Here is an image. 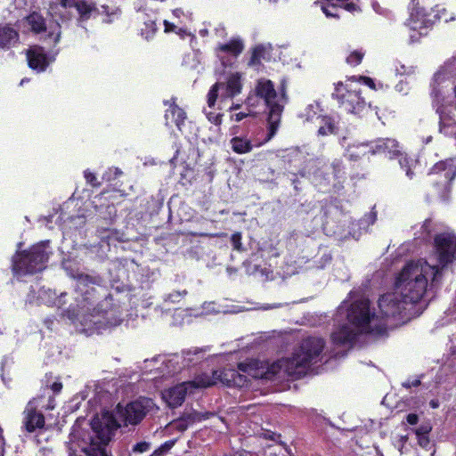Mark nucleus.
<instances>
[{
    "label": "nucleus",
    "instance_id": "1",
    "mask_svg": "<svg viewBox=\"0 0 456 456\" xmlns=\"http://www.w3.org/2000/svg\"><path fill=\"white\" fill-rule=\"evenodd\" d=\"M379 314L370 306V301L362 295L351 292L337 311V322L347 320L331 334L332 342L338 346H351L361 334L372 336L383 334L388 326L404 323L421 312L394 290L382 295L378 302Z\"/></svg>",
    "mask_w": 456,
    "mask_h": 456
},
{
    "label": "nucleus",
    "instance_id": "2",
    "mask_svg": "<svg viewBox=\"0 0 456 456\" xmlns=\"http://www.w3.org/2000/svg\"><path fill=\"white\" fill-rule=\"evenodd\" d=\"M325 342L319 337H307L290 356L269 363L251 359L238 365V370L224 369L214 370L211 375L200 374L199 386L211 387L222 383L228 387H243L248 382V376L254 379H279L285 377L299 379L306 375L322 361Z\"/></svg>",
    "mask_w": 456,
    "mask_h": 456
},
{
    "label": "nucleus",
    "instance_id": "3",
    "mask_svg": "<svg viewBox=\"0 0 456 456\" xmlns=\"http://www.w3.org/2000/svg\"><path fill=\"white\" fill-rule=\"evenodd\" d=\"M157 407L152 399L140 397L126 407L118 404L114 411H102L91 422V431L74 429L67 442L69 456H111L107 444L122 425H136Z\"/></svg>",
    "mask_w": 456,
    "mask_h": 456
},
{
    "label": "nucleus",
    "instance_id": "4",
    "mask_svg": "<svg viewBox=\"0 0 456 456\" xmlns=\"http://www.w3.org/2000/svg\"><path fill=\"white\" fill-rule=\"evenodd\" d=\"M77 279L73 295L74 302L62 312L77 326L80 332L92 335L95 332L118 326L124 318L123 308L117 304L112 296L106 297L104 300L94 306L98 299L97 295L102 287H95V281L87 274H72Z\"/></svg>",
    "mask_w": 456,
    "mask_h": 456
},
{
    "label": "nucleus",
    "instance_id": "5",
    "mask_svg": "<svg viewBox=\"0 0 456 456\" xmlns=\"http://www.w3.org/2000/svg\"><path fill=\"white\" fill-rule=\"evenodd\" d=\"M435 248L439 265H431L425 259L411 260L395 276L394 288L403 298L416 306L440 281L443 269L456 259V236L452 233L437 235Z\"/></svg>",
    "mask_w": 456,
    "mask_h": 456
},
{
    "label": "nucleus",
    "instance_id": "6",
    "mask_svg": "<svg viewBox=\"0 0 456 456\" xmlns=\"http://www.w3.org/2000/svg\"><path fill=\"white\" fill-rule=\"evenodd\" d=\"M53 249L50 240H43L23 251H17L12 257V272L17 277L35 274L46 268Z\"/></svg>",
    "mask_w": 456,
    "mask_h": 456
},
{
    "label": "nucleus",
    "instance_id": "7",
    "mask_svg": "<svg viewBox=\"0 0 456 456\" xmlns=\"http://www.w3.org/2000/svg\"><path fill=\"white\" fill-rule=\"evenodd\" d=\"M255 93L262 99L267 107L268 113V134L265 141H270L276 134L284 105L287 103V97L284 89L278 93L274 89L273 82L266 78L257 80Z\"/></svg>",
    "mask_w": 456,
    "mask_h": 456
},
{
    "label": "nucleus",
    "instance_id": "8",
    "mask_svg": "<svg viewBox=\"0 0 456 456\" xmlns=\"http://www.w3.org/2000/svg\"><path fill=\"white\" fill-rule=\"evenodd\" d=\"M362 94L359 83L354 79H347L335 84L332 98L337 100L339 108L346 112L361 116L370 107Z\"/></svg>",
    "mask_w": 456,
    "mask_h": 456
},
{
    "label": "nucleus",
    "instance_id": "9",
    "mask_svg": "<svg viewBox=\"0 0 456 456\" xmlns=\"http://www.w3.org/2000/svg\"><path fill=\"white\" fill-rule=\"evenodd\" d=\"M411 4L413 7L408 20V26L414 31L418 30L419 35L427 34V29L437 21L448 22L454 20L444 6L436 5L434 8L428 9L427 0H411Z\"/></svg>",
    "mask_w": 456,
    "mask_h": 456
},
{
    "label": "nucleus",
    "instance_id": "10",
    "mask_svg": "<svg viewBox=\"0 0 456 456\" xmlns=\"http://www.w3.org/2000/svg\"><path fill=\"white\" fill-rule=\"evenodd\" d=\"M456 175V167L452 159L436 163L428 173L429 182L434 186V195L440 200L446 201L450 194V183Z\"/></svg>",
    "mask_w": 456,
    "mask_h": 456
},
{
    "label": "nucleus",
    "instance_id": "11",
    "mask_svg": "<svg viewBox=\"0 0 456 456\" xmlns=\"http://www.w3.org/2000/svg\"><path fill=\"white\" fill-rule=\"evenodd\" d=\"M242 88L241 76L240 73L231 74L225 83L217 82L208 94V107H214L218 102V108H224L226 102L240 94Z\"/></svg>",
    "mask_w": 456,
    "mask_h": 456
},
{
    "label": "nucleus",
    "instance_id": "12",
    "mask_svg": "<svg viewBox=\"0 0 456 456\" xmlns=\"http://www.w3.org/2000/svg\"><path fill=\"white\" fill-rule=\"evenodd\" d=\"M373 150L374 154H385L391 159H398L401 168L405 171L406 175L410 179H412V166L414 161L403 152L402 147L397 141L390 138L378 139L373 142Z\"/></svg>",
    "mask_w": 456,
    "mask_h": 456
},
{
    "label": "nucleus",
    "instance_id": "13",
    "mask_svg": "<svg viewBox=\"0 0 456 456\" xmlns=\"http://www.w3.org/2000/svg\"><path fill=\"white\" fill-rule=\"evenodd\" d=\"M311 173V180L314 186L322 191H329L332 180L338 179L342 171L339 160L334 161L330 166L317 161Z\"/></svg>",
    "mask_w": 456,
    "mask_h": 456
},
{
    "label": "nucleus",
    "instance_id": "14",
    "mask_svg": "<svg viewBox=\"0 0 456 456\" xmlns=\"http://www.w3.org/2000/svg\"><path fill=\"white\" fill-rule=\"evenodd\" d=\"M42 398L30 400L22 412L21 428L28 433H33L45 426V417L41 409L44 407Z\"/></svg>",
    "mask_w": 456,
    "mask_h": 456
},
{
    "label": "nucleus",
    "instance_id": "15",
    "mask_svg": "<svg viewBox=\"0 0 456 456\" xmlns=\"http://www.w3.org/2000/svg\"><path fill=\"white\" fill-rule=\"evenodd\" d=\"M200 375H198L191 381H185L177 384L162 392V398L167 402L170 407H177L181 405L188 393H192L195 388H205V387L199 386Z\"/></svg>",
    "mask_w": 456,
    "mask_h": 456
},
{
    "label": "nucleus",
    "instance_id": "16",
    "mask_svg": "<svg viewBox=\"0 0 456 456\" xmlns=\"http://www.w3.org/2000/svg\"><path fill=\"white\" fill-rule=\"evenodd\" d=\"M244 49V43L240 37H233L216 47V55L224 68H232Z\"/></svg>",
    "mask_w": 456,
    "mask_h": 456
},
{
    "label": "nucleus",
    "instance_id": "17",
    "mask_svg": "<svg viewBox=\"0 0 456 456\" xmlns=\"http://www.w3.org/2000/svg\"><path fill=\"white\" fill-rule=\"evenodd\" d=\"M27 22L31 29L36 33L45 32L46 37L53 39L54 44L60 41L61 30L59 22H50L45 25V19L37 12H33L27 17Z\"/></svg>",
    "mask_w": 456,
    "mask_h": 456
},
{
    "label": "nucleus",
    "instance_id": "18",
    "mask_svg": "<svg viewBox=\"0 0 456 456\" xmlns=\"http://www.w3.org/2000/svg\"><path fill=\"white\" fill-rule=\"evenodd\" d=\"M78 14L80 15V18L82 20H87L89 19L93 14H102L106 15V19H104V22L110 23L114 20L116 17L118 15V10L114 7H109L106 5H102L101 8H96L94 4L85 2V1H78L75 0L74 6Z\"/></svg>",
    "mask_w": 456,
    "mask_h": 456
},
{
    "label": "nucleus",
    "instance_id": "19",
    "mask_svg": "<svg viewBox=\"0 0 456 456\" xmlns=\"http://www.w3.org/2000/svg\"><path fill=\"white\" fill-rule=\"evenodd\" d=\"M59 53V50H52L50 55L47 56L45 49L41 46H32L28 50L27 59L28 66L37 71H45L50 62L55 60Z\"/></svg>",
    "mask_w": 456,
    "mask_h": 456
},
{
    "label": "nucleus",
    "instance_id": "20",
    "mask_svg": "<svg viewBox=\"0 0 456 456\" xmlns=\"http://www.w3.org/2000/svg\"><path fill=\"white\" fill-rule=\"evenodd\" d=\"M211 413L209 412H198L196 411H190L184 412L180 418L173 420L168 427L173 429H176L180 432H183L188 429L194 423L200 422L209 418Z\"/></svg>",
    "mask_w": 456,
    "mask_h": 456
},
{
    "label": "nucleus",
    "instance_id": "21",
    "mask_svg": "<svg viewBox=\"0 0 456 456\" xmlns=\"http://www.w3.org/2000/svg\"><path fill=\"white\" fill-rule=\"evenodd\" d=\"M346 138L342 140V145L346 147L345 156L352 161H357L369 155H374L373 142H354L345 145Z\"/></svg>",
    "mask_w": 456,
    "mask_h": 456
},
{
    "label": "nucleus",
    "instance_id": "22",
    "mask_svg": "<svg viewBox=\"0 0 456 456\" xmlns=\"http://www.w3.org/2000/svg\"><path fill=\"white\" fill-rule=\"evenodd\" d=\"M67 293H61L57 296L54 290L46 289L45 287L39 289L37 291V300L40 304L56 306L61 309L67 304Z\"/></svg>",
    "mask_w": 456,
    "mask_h": 456
},
{
    "label": "nucleus",
    "instance_id": "23",
    "mask_svg": "<svg viewBox=\"0 0 456 456\" xmlns=\"http://www.w3.org/2000/svg\"><path fill=\"white\" fill-rule=\"evenodd\" d=\"M75 0H50L49 13L53 17H59L62 21L69 20V9L73 8Z\"/></svg>",
    "mask_w": 456,
    "mask_h": 456
},
{
    "label": "nucleus",
    "instance_id": "24",
    "mask_svg": "<svg viewBox=\"0 0 456 456\" xmlns=\"http://www.w3.org/2000/svg\"><path fill=\"white\" fill-rule=\"evenodd\" d=\"M266 137L264 141H252L244 136H235L231 139L230 145L232 151L238 154H245L253 150L254 147H259L263 145L267 141Z\"/></svg>",
    "mask_w": 456,
    "mask_h": 456
},
{
    "label": "nucleus",
    "instance_id": "25",
    "mask_svg": "<svg viewBox=\"0 0 456 456\" xmlns=\"http://www.w3.org/2000/svg\"><path fill=\"white\" fill-rule=\"evenodd\" d=\"M186 118V113L175 102L169 104L165 113L166 126L175 124L179 130Z\"/></svg>",
    "mask_w": 456,
    "mask_h": 456
},
{
    "label": "nucleus",
    "instance_id": "26",
    "mask_svg": "<svg viewBox=\"0 0 456 456\" xmlns=\"http://www.w3.org/2000/svg\"><path fill=\"white\" fill-rule=\"evenodd\" d=\"M273 47L269 43L259 44L252 49L251 58L248 66L257 67L262 61H269L272 57Z\"/></svg>",
    "mask_w": 456,
    "mask_h": 456
},
{
    "label": "nucleus",
    "instance_id": "27",
    "mask_svg": "<svg viewBox=\"0 0 456 456\" xmlns=\"http://www.w3.org/2000/svg\"><path fill=\"white\" fill-rule=\"evenodd\" d=\"M19 39L18 32L9 25H0V48L13 46Z\"/></svg>",
    "mask_w": 456,
    "mask_h": 456
},
{
    "label": "nucleus",
    "instance_id": "28",
    "mask_svg": "<svg viewBox=\"0 0 456 456\" xmlns=\"http://www.w3.org/2000/svg\"><path fill=\"white\" fill-rule=\"evenodd\" d=\"M436 112L439 114V131L446 136H456V122L446 116L441 107H437Z\"/></svg>",
    "mask_w": 456,
    "mask_h": 456
},
{
    "label": "nucleus",
    "instance_id": "29",
    "mask_svg": "<svg viewBox=\"0 0 456 456\" xmlns=\"http://www.w3.org/2000/svg\"><path fill=\"white\" fill-rule=\"evenodd\" d=\"M318 121L320 125L318 128L319 135L325 136L337 132V121L334 118L322 114L318 116Z\"/></svg>",
    "mask_w": 456,
    "mask_h": 456
},
{
    "label": "nucleus",
    "instance_id": "30",
    "mask_svg": "<svg viewBox=\"0 0 456 456\" xmlns=\"http://www.w3.org/2000/svg\"><path fill=\"white\" fill-rule=\"evenodd\" d=\"M60 220V226H61L63 229H70L73 226L75 228H77L78 226H81L85 224V217L83 216H67L62 212L60 214V216L57 217L56 222Z\"/></svg>",
    "mask_w": 456,
    "mask_h": 456
},
{
    "label": "nucleus",
    "instance_id": "31",
    "mask_svg": "<svg viewBox=\"0 0 456 456\" xmlns=\"http://www.w3.org/2000/svg\"><path fill=\"white\" fill-rule=\"evenodd\" d=\"M322 112L323 110L321 109L319 102H314L305 109L300 117L306 121H314L318 120V116L322 115Z\"/></svg>",
    "mask_w": 456,
    "mask_h": 456
},
{
    "label": "nucleus",
    "instance_id": "32",
    "mask_svg": "<svg viewBox=\"0 0 456 456\" xmlns=\"http://www.w3.org/2000/svg\"><path fill=\"white\" fill-rule=\"evenodd\" d=\"M219 313H227V311L221 309L220 305H217L215 302H205L194 315L202 316Z\"/></svg>",
    "mask_w": 456,
    "mask_h": 456
},
{
    "label": "nucleus",
    "instance_id": "33",
    "mask_svg": "<svg viewBox=\"0 0 456 456\" xmlns=\"http://www.w3.org/2000/svg\"><path fill=\"white\" fill-rule=\"evenodd\" d=\"M444 79L445 73L443 71H438L434 75L431 95L436 104L440 102V96L442 95V92L436 88V85H440Z\"/></svg>",
    "mask_w": 456,
    "mask_h": 456
},
{
    "label": "nucleus",
    "instance_id": "34",
    "mask_svg": "<svg viewBox=\"0 0 456 456\" xmlns=\"http://www.w3.org/2000/svg\"><path fill=\"white\" fill-rule=\"evenodd\" d=\"M202 359V351L194 350L188 351L183 354V364L184 366H190L191 364H196Z\"/></svg>",
    "mask_w": 456,
    "mask_h": 456
},
{
    "label": "nucleus",
    "instance_id": "35",
    "mask_svg": "<svg viewBox=\"0 0 456 456\" xmlns=\"http://www.w3.org/2000/svg\"><path fill=\"white\" fill-rule=\"evenodd\" d=\"M156 30H157V26H156L155 21L147 20V21H144L143 27L141 28V35L146 40H149L153 37Z\"/></svg>",
    "mask_w": 456,
    "mask_h": 456
},
{
    "label": "nucleus",
    "instance_id": "36",
    "mask_svg": "<svg viewBox=\"0 0 456 456\" xmlns=\"http://www.w3.org/2000/svg\"><path fill=\"white\" fill-rule=\"evenodd\" d=\"M376 220L377 213L375 211H370L359 221V228L361 230L367 231L368 228L376 222Z\"/></svg>",
    "mask_w": 456,
    "mask_h": 456
},
{
    "label": "nucleus",
    "instance_id": "37",
    "mask_svg": "<svg viewBox=\"0 0 456 456\" xmlns=\"http://www.w3.org/2000/svg\"><path fill=\"white\" fill-rule=\"evenodd\" d=\"M432 229V221L430 219H426L424 223L420 226V230L416 232L414 234L420 240H427L430 236Z\"/></svg>",
    "mask_w": 456,
    "mask_h": 456
},
{
    "label": "nucleus",
    "instance_id": "38",
    "mask_svg": "<svg viewBox=\"0 0 456 456\" xmlns=\"http://www.w3.org/2000/svg\"><path fill=\"white\" fill-rule=\"evenodd\" d=\"M364 56V52L362 50L353 51L347 57L346 62L349 65L355 66L361 63L362 58Z\"/></svg>",
    "mask_w": 456,
    "mask_h": 456
},
{
    "label": "nucleus",
    "instance_id": "39",
    "mask_svg": "<svg viewBox=\"0 0 456 456\" xmlns=\"http://www.w3.org/2000/svg\"><path fill=\"white\" fill-rule=\"evenodd\" d=\"M241 239H242L241 233L239 232H234L231 236V242H232V248L239 252L243 250Z\"/></svg>",
    "mask_w": 456,
    "mask_h": 456
},
{
    "label": "nucleus",
    "instance_id": "40",
    "mask_svg": "<svg viewBox=\"0 0 456 456\" xmlns=\"http://www.w3.org/2000/svg\"><path fill=\"white\" fill-rule=\"evenodd\" d=\"M123 172L118 167H110L104 174L103 179L106 181H111L118 178Z\"/></svg>",
    "mask_w": 456,
    "mask_h": 456
},
{
    "label": "nucleus",
    "instance_id": "41",
    "mask_svg": "<svg viewBox=\"0 0 456 456\" xmlns=\"http://www.w3.org/2000/svg\"><path fill=\"white\" fill-rule=\"evenodd\" d=\"M84 177L86 183L94 187H99L101 185L96 175L89 169L84 171Z\"/></svg>",
    "mask_w": 456,
    "mask_h": 456
},
{
    "label": "nucleus",
    "instance_id": "42",
    "mask_svg": "<svg viewBox=\"0 0 456 456\" xmlns=\"http://www.w3.org/2000/svg\"><path fill=\"white\" fill-rule=\"evenodd\" d=\"M331 261V256L330 254L329 253H323L320 258L316 261H314V263L316 265H312L313 267H315V268H318V269H322L324 268L325 266H327Z\"/></svg>",
    "mask_w": 456,
    "mask_h": 456
},
{
    "label": "nucleus",
    "instance_id": "43",
    "mask_svg": "<svg viewBox=\"0 0 456 456\" xmlns=\"http://www.w3.org/2000/svg\"><path fill=\"white\" fill-rule=\"evenodd\" d=\"M186 295V291H174L166 296L165 300L171 303H178Z\"/></svg>",
    "mask_w": 456,
    "mask_h": 456
},
{
    "label": "nucleus",
    "instance_id": "44",
    "mask_svg": "<svg viewBox=\"0 0 456 456\" xmlns=\"http://www.w3.org/2000/svg\"><path fill=\"white\" fill-rule=\"evenodd\" d=\"M350 79H354L355 82L359 83L360 86L362 84V85H365V86H367L368 87H370L371 89H375L374 81L370 77H359L356 79L354 77H353Z\"/></svg>",
    "mask_w": 456,
    "mask_h": 456
},
{
    "label": "nucleus",
    "instance_id": "45",
    "mask_svg": "<svg viewBox=\"0 0 456 456\" xmlns=\"http://www.w3.org/2000/svg\"><path fill=\"white\" fill-rule=\"evenodd\" d=\"M350 79H354L355 82L359 83L360 86L362 84V85H365V86H367L368 87H370L371 89H375L374 81L370 77H359L356 79L354 77H353Z\"/></svg>",
    "mask_w": 456,
    "mask_h": 456
},
{
    "label": "nucleus",
    "instance_id": "46",
    "mask_svg": "<svg viewBox=\"0 0 456 456\" xmlns=\"http://www.w3.org/2000/svg\"><path fill=\"white\" fill-rule=\"evenodd\" d=\"M322 10L327 17H338V14L337 12L338 8L335 4L327 5V6L322 5Z\"/></svg>",
    "mask_w": 456,
    "mask_h": 456
},
{
    "label": "nucleus",
    "instance_id": "47",
    "mask_svg": "<svg viewBox=\"0 0 456 456\" xmlns=\"http://www.w3.org/2000/svg\"><path fill=\"white\" fill-rule=\"evenodd\" d=\"M414 67L413 66H405L403 64L399 65L395 68V72L397 75H410L414 73Z\"/></svg>",
    "mask_w": 456,
    "mask_h": 456
},
{
    "label": "nucleus",
    "instance_id": "48",
    "mask_svg": "<svg viewBox=\"0 0 456 456\" xmlns=\"http://www.w3.org/2000/svg\"><path fill=\"white\" fill-rule=\"evenodd\" d=\"M150 449V444L147 442H140L137 443L134 448L133 451L134 452H147Z\"/></svg>",
    "mask_w": 456,
    "mask_h": 456
},
{
    "label": "nucleus",
    "instance_id": "49",
    "mask_svg": "<svg viewBox=\"0 0 456 456\" xmlns=\"http://www.w3.org/2000/svg\"><path fill=\"white\" fill-rule=\"evenodd\" d=\"M208 119L213 124H220L221 123V114L214 113V112H207L206 113Z\"/></svg>",
    "mask_w": 456,
    "mask_h": 456
},
{
    "label": "nucleus",
    "instance_id": "50",
    "mask_svg": "<svg viewBox=\"0 0 456 456\" xmlns=\"http://www.w3.org/2000/svg\"><path fill=\"white\" fill-rule=\"evenodd\" d=\"M395 88L398 93H402L403 94H406L409 91L408 83L404 81H400L398 84H396Z\"/></svg>",
    "mask_w": 456,
    "mask_h": 456
},
{
    "label": "nucleus",
    "instance_id": "51",
    "mask_svg": "<svg viewBox=\"0 0 456 456\" xmlns=\"http://www.w3.org/2000/svg\"><path fill=\"white\" fill-rule=\"evenodd\" d=\"M419 385H420L419 379H408L407 381L403 382V386L406 388H411L412 387H418Z\"/></svg>",
    "mask_w": 456,
    "mask_h": 456
},
{
    "label": "nucleus",
    "instance_id": "52",
    "mask_svg": "<svg viewBox=\"0 0 456 456\" xmlns=\"http://www.w3.org/2000/svg\"><path fill=\"white\" fill-rule=\"evenodd\" d=\"M344 9L350 12H361L360 7L354 3H347L345 4Z\"/></svg>",
    "mask_w": 456,
    "mask_h": 456
},
{
    "label": "nucleus",
    "instance_id": "53",
    "mask_svg": "<svg viewBox=\"0 0 456 456\" xmlns=\"http://www.w3.org/2000/svg\"><path fill=\"white\" fill-rule=\"evenodd\" d=\"M406 419L410 425H415L418 423L419 417L415 413H410L407 415Z\"/></svg>",
    "mask_w": 456,
    "mask_h": 456
},
{
    "label": "nucleus",
    "instance_id": "54",
    "mask_svg": "<svg viewBox=\"0 0 456 456\" xmlns=\"http://www.w3.org/2000/svg\"><path fill=\"white\" fill-rule=\"evenodd\" d=\"M175 441L176 440L167 441L161 445L160 450L164 452L170 450L175 445Z\"/></svg>",
    "mask_w": 456,
    "mask_h": 456
},
{
    "label": "nucleus",
    "instance_id": "55",
    "mask_svg": "<svg viewBox=\"0 0 456 456\" xmlns=\"http://www.w3.org/2000/svg\"><path fill=\"white\" fill-rule=\"evenodd\" d=\"M52 390L55 393V394H58L61 391L62 389V384L61 382H58V381H55L53 383L52 385Z\"/></svg>",
    "mask_w": 456,
    "mask_h": 456
},
{
    "label": "nucleus",
    "instance_id": "56",
    "mask_svg": "<svg viewBox=\"0 0 456 456\" xmlns=\"http://www.w3.org/2000/svg\"><path fill=\"white\" fill-rule=\"evenodd\" d=\"M164 23V26H165V31L166 32H170V31H174V28H175V25L174 23H171L169 22L168 20H164L163 21Z\"/></svg>",
    "mask_w": 456,
    "mask_h": 456
},
{
    "label": "nucleus",
    "instance_id": "57",
    "mask_svg": "<svg viewBox=\"0 0 456 456\" xmlns=\"http://www.w3.org/2000/svg\"><path fill=\"white\" fill-rule=\"evenodd\" d=\"M281 306V304H275V305H264L260 307V309L262 310H269V309H273V308H277V307H280Z\"/></svg>",
    "mask_w": 456,
    "mask_h": 456
},
{
    "label": "nucleus",
    "instance_id": "58",
    "mask_svg": "<svg viewBox=\"0 0 456 456\" xmlns=\"http://www.w3.org/2000/svg\"><path fill=\"white\" fill-rule=\"evenodd\" d=\"M248 116V114L244 113V112H239V113H236L234 115V118L236 121H240L242 120L244 118H246Z\"/></svg>",
    "mask_w": 456,
    "mask_h": 456
},
{
    "label": "nucleus",
    "instance_id": "59",
    "mask_svg": "<svg viewBox=\"0 0 456 456\" xmlns=\"http://www.w3.org/2000/svg\"><path fill=\"white\" fill-rule=\"evenodd\" d=\"M183 14V12L181 9H175L173 11V15L177 18H179Z\"/></svg>",
    "mask_w": 456,
    "mask_h": 456
},
{
    "label": "nucleus",
    "instance_id": "60",
    "mask_svg": "<svg viewBox=\"0 0 456 456\" xmlns=\"http://www.w3.org/2000/svg\"><path fill=\"white\" fill-rule=\"evenodd\" d=\"M430 406L433 408V409H436V408H438L439 406V403L437 400H432L430 402Z\"/></svg>",
    "mask_w": 456,
    "mask_h": 456
},
{
    "label": "nucleus",
    "instance_id": "61",
    "mask_svg": "<svg viewBox=\"0 0 456 456\" xmlns=\"http://www.w3.org/2000/svg\"><path fill=\"white\" fill-rule=\"evenodd\" d=\"M372 7H373L375 12H379L378 9L379 8V4L377 2H373Z\"/></svg>",
    "mask_w": 456,
    "mask_h": 456
},
{
    "label": "nucleus",
    "instance_id": "62",
    "mask_svg": "<svg viewBox=\"0 0 456 456\" xmlns=\"http://www.w3.org/2000/svg\"><path fill=\"white\" fill-rule=\"evenodd\" d=\"M26 82H28V79L27 78H23V79H21L20 85L23 86Z\"/></svg>",
    "mask_w": 456,
    "mask_h": 456
},
{
    "label": "nucleus",
    "instance_id": "63",
    "mask_svg": "<svg viewBox=\"0 0 456 456\" xmlns=\"http://www.w3.org/2000/svg\"><path fill=\"white\" fill-rule=\"evenodd\" d=\"M431 141V136L428 137L426 140V143L429 142Z\"/></svg>",
    "mask_w": 456,
    "mask_h": 456
},
{
    "label": "nucleus",
    "instance_id": "64",
    "mask_svg": "<svg viewBox=\"0 0 456 456\" xmlns=\"http://www.w3.org/2000/svg\"><path fill=\"white\" fill-rule=\"evenodd\" d=\"M173 361H174V360H169L167 363H168V364H173Z\"/></svg>",
    "mask_w": 456,
    "mask_h": 456
}]
</instances>
